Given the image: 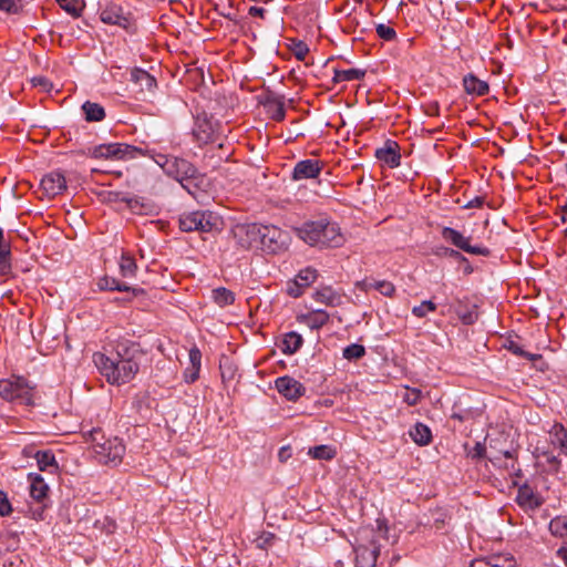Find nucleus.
<instances>
[{"mask_svg": "<svg viewBox=\"0 0 567 567\" xmlns=\"http://www.w3.org/2000/svg\"><path fill=\"white\" fill-rule=\"evenodd\" d=\"M144 352L141 346L128 339L116 340L111 355L96 352L93 361L110 384L121 385L135 378Z\"/></svg>", "mask_w": 567, "mask_h": 567, "instance_id": "nucleus-1", "label": "nucleus"}, {"mask_svg": "<svg viewBox=\"0 0 567 567\" xmlns=\"http://www.w3.org/2000/svg\"><path fill=\"white\" fill-rule=\"evenodd\" d=\"M292 230L300 240L318 249L338 248L346 241L340 226L328 217L306 220Z\"/></svg>", "mask_w": 567, "mask_h": 567, "instance_id": "nucleus-2", "label": "nucleus"}, {"mask_svg": "<svg viewBox=\"0 0 567 567\" xmlns=\"http://www.w3.org/2000/svg\"><path fill=\"white\" fill-rule=\"evenodd\" d=\"M165 174L176 179L194 198L206 187V175L185 158L174 157L166 164Z\"/></svg>", "mask_w": 567, "mask_h": 567, "instance_id": "nucleus-3", "label": "nucleus"}, {"mask_svg": "<svg viewBox=\"0 0 567 567\" xmlns=\"http://www.w3.org/2000/svg\"><path fill=\"white\" fill-rule=\"evenodd\" d=\"M89 440L99 463L116 466L125 454V445L117 436L105 437L101 429L89 432Z\"/></svg>", "mask_w": 567, "mask_h": 567, "instance_id": "nucleus-4", "label": "nucleus"}, {"mask_svg": "<svg viewBox=\"0 0 567 567\" xmlns=\"http://www.w3.org/2000/svg\"><path fill=\"white\" fill-rule=\"evenodd\" d=\"M0 398L11 403L33 404V388L22 377L0 379Z\"/></svg>", "mask_w": 567, "mask_h": 567, "instance_id": "nucleus-5", "label": "nucleus"}, {"mask_svg": "<svg viewBox=\"0 0 567 567\" xmlns=\"http://www.w3.org/2000/svg\"><path fill=\"white\" fill-rule=\"evenodd\" d=\"M143 154L142 150L126 143L100 144L87 150V155L93 158L126 159Z\"/></svg>", "mask_w": 567, "mask_h": 567, "instance_id": "nucleus-6", "label": "nucleus"}, {"mask_svg": "<svg viewBox=\"0 0 567 567\" xmlns=\"http://www.w3.org/2000/svg\"><path fill=\"white\" fill-rule=\"evenodd\" d=\"M218 218L212 212L196 210L183 214L179 217L182 231L210 233L217 227Z\"/></svg>", "mask_w": 567, "mask_h": 567, "instance_id": "nucleus-7", "label": "nucleus"}, {"mask_svg": "<svg viewBox=\"0 0 567 567\" xmlns=\"http://www.w3.org/2000/svg\"><path fill=\"white\" fill-rule=\"evenodd\" d=\"M287 234L274 225H262L259 249L269 254H278L287 248Z\"/></svg>", "mask_w": 567, "mask_h": 567, "instance_id": "nucleus-8", "label": "nucleus"}, {"mask_svg": "<svg viewBox=\"0 0 567 567\" xmlns=\"http://www.w3.org/2000/svg\"><path fill=\"white\" fill-rule=\"evenodd\" d=\"M261 224H238L231 233L236 245L243 249H259Z\"/></svg>", "mask_w": 567, "mask_h": 567, "instance_id": "nucleus-9", "label": "nucleus"}, {"mask_svg": "<svg viewBox=\"0 0 567 567\" xmlns=\"http://www.w3.org/2000/svg\"><path fill=\"white\" fill-rule=\"evenodd\" d=\"M441 234L444 240L467 254L484 257H487L491 254V250L487 247L471 245L470 237H465L462 233L452 227H444Z\"/></svg>", "mask_w": 567, "mask_h": 567, "instance_id": "nucleus-10", "label": "nucleus"}, {"mask_svg": "<svg viewBox=\"0 0 567 567\" xmlns=\"http://www.w3.org/2000/svg\"><path fill=\"white\" fill-rule=\"evenodd\" d=\"M100 19L105 24L117 25L128 29L131 25L130 13L125 12L123 7L116 2H106L100 7Z\"/></svg>", "mask_w": 567, "mask_h": 567, "instance_id": "nucleus-11", "label": "nucleus"}, {"mask_svg": "<svg viewBox=\"0 0 567 567\" xmlns=\"http://www.w3.org/2000/svg\"><path fill=\"white\" fill-rule=\"evenodd\" d=\"M354 553L357 567H375L380 554V545H378L374 537H372L370 545L359 544L354 548Z\"/></svg>", "mask_w": 567, "mask_h": 567, "instance_id": "nucleus-12", "label": "nucleus"}, {"mask_svg": "<svg viewBox=\"0 0 567 567\" xmlns=\"http://www.w3.org/2000/svg\"><path fill=\"white\" fill-rule=\"evenodd\" d=\"M374 156L390 168H396L401 164L400 146L392 140H386L383 146L378 147L374 152Z\"/></svg>", "mask_w": 567, "mask_h": 567, "instance_id": "nucleus-13", "label": "nucleus"}, {"mask_svg": "<svg viewBox=\"0 0 567 567\" xmlns=\"http://www.w3.org/2000/svg\"><path fill=\"white\" fill-rule=\"evenodd\" d=\"M275 385L277 391L289 401H297L306 392V388L298 380L289 375L277 378Z\"/></svg>", "mask_w": 567, "mask_h": 567, "instance_id": "nucleus-14", "label": "nucleus"}, {"mask_svg": "<svg viewBox=\"0 0 567 567\" xmlns=\"http://www.w3.org/2000/svg\"><path fill=\"white\" fill-rule=\"evenodd\" d=\"M217 123L212 118L197 117L193 128V135L200 145L213 143L215 141Z\"/></svg>", "mask_w": 567, "mask_h": 567, "instance_id": "nucleus-15", "label": "nucleus"}, {"mask_svg": "<svg viewBox=\"0 0 567 567\" xmlns=\"http://www.w3.org/2000/svg\"><path fill=\"white\" fill-rule=\"evenodd\" d=\"M41 188L48 197H55L66 189V181L62 173L51 172L41 179Z\"/></svg>", "mask_w": 567, "mask_h": 567, "instance_id": "nucleus-16", "label": "nucleus"}, {"mask_svg": "<svg viewBox=\"0 0 567 567\" xmlns=\"http://www.w3.org/2000/svg\"><path fill=\"white\" fill-rule=\"evenodd\" d=\"M322 169V165L319 161L316 159H302L299 161L292 171V179L301 181L316 178L319 176Z\"/></svg>", "mask_w": 567, "mask_h": 567, "instance_id": "nucleus-17", "label": "nucleus"}, {"mask_svg": "<svg viewBox=\"0 0 567 567\" xmlns=\"http://www.w3.org/2000/svg\"><path fill=\"white\" fill-rule=\"evenodd\" d=\"M516 502L525 509H536L543 505L544 499L529 485L524 484L517 491Z\"/></svg>", "mask_w": 567, "mask_h": 567, "instance_id": "nucleus-18", "label": "nucleus"}, {"mask_svg": "<svg viewBox=\"0 0 567 567\" xmlns=\"http://www.w3.org/2000/svg\"><path fill=\"white\" fill-rule=\"evenodd\" d=\"M131 81L138 86L141 93H152L156 87V80L153 75L142 69H134L131 72Z\"/></svg>", "mask_w": 567, "mask_h": 567, "instance_id": "nucleus-19", "label": "nucleus"}, {"mask_svg": "<svg viewBox=\"0 0 567 567\" xmlns=\"http://www.w3.org/2000/svg\"><path fill=\"white\" fill-rule=\"evenodd\" d=\"M30 481V495L37 502H42L49 492V486L43 477L38 473H30L28 475Z\"/></svg>", "mask_w": 567, "mask_h": 567, "instance_id": "nucleus-20", "label": "nucleus"}, {"mask_svg": "<svg viewBox=\"0 0 567 567\" xmlns=\"http://www.w3.org/2000/svg\"><path fill=\"white\" fill-rule=\"evenodd\" d=\"M97 286L101 290L132 291L133 295H135V296L144 292V290L142 288L131 287L126 284H121L116 278L109 277V276L101 278L97 282Z\"/></svg>", "mask_w": 567, "mask_h": 567, "instance_id": "nucleus-21", "label": "nucleus"}, {"mask_svg": "<svg viewBox=\"0 0 567 567\" xmlns=\"http://www.w3.org/2000/svg\"><path fill=\"white\" fill-rule=\"evenodd\" d=\"M298 320L299 322L309 327L311 330H317L328 322L329 315L324 310H315L309 313L299 316Z\"/></svg>", "mask_w": 567, "mask_h": 567, "instance_id": "nucleus-22", "label": "nucleus"}, {"mask_svg": "<svg viewBox=\"0 0 567 567\" xmlns=\"http://www.w3.org/2000/svg\"><path fill=\"white\" fill-rule=\"evenodd\" d=\"M463 86L467 94L483 96L488 93V84L474 74H467L463 79Z\"/></svg>", "mask_w": 567, "mask_h": 567, "instance_id": "nucleus-23", "label": "nucleus"}, {"mask_svg": "<svg viewBox=\"0 0 567 567\" xmlns=\"http://www.w3.org/2000/svg\"><path fill=\"white\" fill-rule=\"evenodd\" d=\"M409 433L413 442L420 446L429 445L432 441L430 427L421 422H417Z\"/></svg>", "mask_w": 567, "mask_h": 567, "instance_id": "nucleus-24", "label": "nucleus"}, {"mask_svg": "<svg viewBox=\"0 0 567 567\" xmlns=\"http://www.w3.org/2000/svg\"><path fill=\"white\" fill-rule=\"evenodd\" d=\"M115 200H120L126 203L127 207L134 213L138 215L147 214L150 209V204H146L141 197H128L121 195L118 193L114 194Z\"/></svg>", "mask_w": 567, "mask_h": 567, "instance_id": "nucleus-25", "label": "nucleus"}, {"mask_svg": "<svg viewBox=\"0 0 567 567\" xmlns=\"http://www.w3.org/2000/svg\"><path fill=\"white\" fill-rule=\"evenodd\" d=\"M302 343V336L296 331H290L284 336L281 351L285 354H293L301 348Z\"/></svg>", "mask_w": 567, "mask_h": 567, "instance_id": "nucleus-26", "label": "nucleus"}, {"mask_svg": "<svg viewBox=\"0 0 567 567\" xmlns=\"http://www.w3.org/2000/svg\"><path fill=\"white\" fill-rule=\"evenodd\" d=\"M82 111L87 122H101L105 118V110L99 103L86 101L82 105Z\"/></svg>", "mask_w": 567, "mask_h": 567, "instance_id": "nucleus-27", "label": "nucleus"}, {"mask_svg": "<svg viewBox=\"0 0 567 567\" xmlns=\"http://www.w3.org/2000/svg\"><path fill=\"white\" fill-rule=\"evenodd\" d=\"M549 532L554 537L561 538L567 544V515H557L550 519Z\"/></svg>", "mask_w": 567, "mask_h": 567, "instance_id": "nucleus-28", "label": "nucleus"}, {"mask_svg": "<svg viewBox=\"0 0 567 567\" xmlns=\"http://www.w3.org/2000/svg\"><path fill=\"white\" fill-rule=\"evenodd\" d=\"M470 567H515L513 559H503L502 557H488L474 559Z\"/></svg>", "mask_w": 567, "mask_h": 567, "instance_id": "nucleus-29", "label": "nucleus"}, {"mask_svg": "<svg viewBox=\"0 0 567 567\" xmlns=\"http://www.w3.org/2000/svg\"><path fill=\"white\" fill-rule=\"evenodd\" d=\"M436 256L452 258V259H457V261L460 264L464 265L463 271L465 274L470 275V274L473 272V267L471 266L468 259L465 256H463L458 250H455V249L449 248V247H441L436 251Z\"/></svg>", "mask_w": 567, "mask_h": 567, "instance_id": "nucleus-30", "label": "nucleus"}, {"mask_svg": "<svg viewBox=\"0 0 567 567\" xmlns=\"http://www.w3.org/2000/svg\"><path fill=\"white\" fill-rule=\"evenodd\" d=\"M551 443L559 445L561 451L567 455V429L560 424L555 423L549 431Z\"/></svg>", "mask_w": 567, "mask_h": 567, "instance_id": "nucleus-31", "label": "nucleus"}, {"mask_svg": "<svg viewBox=\"0 0 567 567\" xmlns=\"http://www.w3.org/2000/svg\"><path fill=\"white\" fill-rule=\"evenodd\" d=\"M40 471H55L58 463L51 451H38L34 455Z\"/></svg>", "mask_w": 567, "mask_h": 567, "instance_id": "nucleus-32", "label": "nucleus"}, {"mask_svg": "<svg viewBox=\"0 0 567 567\" xmlns=\"http://www.w3.org/2000/svg\"><path fill=\"white\" fill-rule=\"evenodd\" d=\"M10 255V245L4 239L3 230L0 228V272L3 275L9 272L11 268Z\"/></svg>", "mask_w": 567, "mask_h": 567, "instance_id": "nucleus-33", "label": "nucleus"}, {"mask_svg": "<svg viewBox=\"0 0 567 567\" xmlns=\"http://www.w3.org/2000/svg\"><path fill=\"white\" fill-rule=\"evenodd\" d=\"M365 75V70L362 69H348V70H334L333 82H350L361 80Z\"/></svg>", "mask_w": 567, "mask_h": 567, "instance_id": "nucleus-34", "label": "nucleus"}, {"mask_svg": "<svg viewBox=\"0 0 567 567\" xmlns=\"http://www.w3.org/2000/svg\"><path fill=\"white\" fill-rule=\"evenodd\" d=\"M219 370L223 382H230L235 380L237 374V367L229 358L223 357L220 359Z\"/></svg>", "mask_w": 567, "mask_h": 567, "instance_id": "nucleus-35", "label": "nucleus"}, {"mask_svg": "<svg viewBox=\"0 0 567 567\" xmlns=\"http://www.w3.org/2000/svg\"><path fill=\"white\" fill-rule=\"evenodd\" d=\"M212 293H213L214 301L219 307H225V306L231 305L235 301L234 292L227 288H224V287L216 288L212 291Z\"/></svg>", "mask_w": 567, "mask_h": 567, "instance_id": "nucleus-36", "label": "nucleus"}, {"mask_svg": "<svg viewBox=\"0 0 567 567\" xmlns=\"http://www.w3.org/2000/svg\"><path fill=\"white\" fill-rule=\"evenodd\" d=\"M308 454L315 460H332L336 456V450L331 445H317L309 449Z\"/></svg>", "mask_w": 567, "mask_h": 567, "instance_id": "nucleus-37", "label": "nucleus"}, {"mask_svg": "<svg viewBox=\"0 0 567 567\" xmlns=\"http://www.w3.org/2000/svg\"><path fill=\"white\" fill-rule=\"evenodd\" d=\"M268 105L271 111V118L276 122H281L285 120L286 110L285 103L280 97H274L268 100Z\"/></svg>", "mask_w": 567, "mask_h": 567, "instance_id": "nucleus-38", "label": "nucleus"}, {"mask_svg": "<svg viewBox=\"0 0 567 567\" xmlns=\"http://www.w3.org/2000/svg\"><path fill=\"white\" fill-rule=\"evenodd\" d=\"M276 539V534L264 530L252 540V543L255 544L256 548L267 550L274 546Z\"/></svg>", "mask_w": 567, "mask_h": 567, "instance_id": "nucleus-39", "label": "nucleus"}, {"mask_svg": "<svg viewBox=\"0 0 567 567\" xmlns=\"http://www.w3.org/2000/svg\"><path fill=\"white\" fill-rule=\"evenodd\" d=\"M137 270L135 259L123 254L120 261V272L123 277H134Z\"/></svg>", "mask_w": 567, "mask_h": 567, "instance_id": "nucleus-40", "label": "nucleus"}, {"mask_svg": "<svg viewBox=\"0 0 567 567\" xmlns=\"http://www.w3.org/2000/svg\"><path fill=\"white\" fill-rule=\"evenodd\" d=\"M317 270L310 267H307L305 269H301L296 275V280H298V285L303 287L305 289L309 287L315 280L317 279Z\"/></svg>", "mask_w": 567, "mask_h": 567, "instance_id": "nucleus-41", "label": "nucleus"}, {"mask_svg": "<svg viewBox=\"0 0 567 567\" xmlns=\"http://www.w3.org/2000/svg\"><path fill=\"white\" fill-rule=\"evenodd\" d=\"M59 6L74 18L81 16L83 4L79 0H56Z\"/></svg>", "mask_w": 567, "mask_h": 567, "instance_id": "nucleus-42", "label": "nucleus"}, {"mask_svg": "<svg viewBox=\"0 0 567 567\" xmlns=\"http://www.w3.org/2000/svg\"><path fill=\"white\" fill-rule=\"evenodd\" d=\"M365 348L359 343H351L343 349V358L352 361L364 357Z\"/></svg>", "mask_w": 567, "mask_h": 567, "instance_id": "nucleus-43", "label": "nucleus"}, {"mask_svg": "<svg viewBox=\"0 0 567 567\" xmlns=\"http://www.w3.org/2000/svg\"><path fill=\"white\" fill-rule=\"evenodd\" d=\"M435 310L436 305L431 300H425L412 308V315L417 318H424L429 312H434Z\"/></svg>", "mask_w": 567, "mask_h": 567, "instance_id": "nucleus-44", "label": "nucleus"}, {"mask_svg": "<svg viewBox=\"0 0 567 567\" xmlns=\"http://www.w3.org/2000/svg\"><path fill=\"white\" fill-rule=\"evenodd\" d=\"M422 396V392L415 388H405V391L402 395V400L410 406L416 405Z\"/></svg>", "mask_w": 567, "mask_h": 567, "instance_id": "nucleus-45", "label": "nucleus"}, {"mask_svg": "<svg viewBox=\"0 0 567 567\" xmlns=\"http://www.w3.org/2000/svg\"><path fill=\"white\" fill-rule=\"evenodd\" d=\"M375 31L378 37L384 41H393L396 38L395 30L389 24L379 23Z\"/></svg>", "mask_w": 567, "mask_h": 567, "instance_id": "nucleus-46", "label": "nucleus"}, {"mask_svg": "<svg viewBox=\"0 0 567 567\" xmlns=\"http://www.w3.org/2000/svg\"><path fill=\"white\" fill-rule=\"evenodd\" d=\"M507 349L518 357L527 358L529 361H536L540 358V354H532L526 351L515 341H509Z\"/></svg>", "mask_w": 567, "mask_h": 567, "instance_id": "nucleus-47", "label": "nucleus"}, {"mask_svg": "<svg viewBox=\"0 0 567 567\" xmlns=\"http://www.w3.org/2000/svg\"><path fill=\"white\" fill-rule=\"evenodd\" d=\"M374 285V290H378L381 295L385 297H392L395 292V287L392 282L386 280H377Z\"/></svg>", "mask_w": 567, "mask_h": 567, "instance_id": "nucleus-48", "label": "nucleus"}, {"mask_svg": "<svg viewBox=\"0 0 567 567\" xmlns=\"http://www.w3.org/2000/svg\"><path fill=\"white\" fill-rule=\"evenodd\" d=\"M336 293L330 289L326 288L316 292V300L329 306L334 303Z\"/></svg>", "mask_w": 567, "mask_h": 567, "instance_id": "nucleus-49", "label": "nucleus"}, {"mask_svg": "<svg viewBox=\"0 0 567 567\" xmlns=\"http://www.w3.org/2000/svg\"><path fill=\"white\" fill-rule=\"evenodd\" d=\"M12 512L11 503L6 492L0 489V515L8 516Z\"/></svg>", "mask_w": 567, "mask_h": 567, "instance_id": "nucleus-50", "label": "nucleus"}, {"mask_svg": "<svg viewBox=\"0 0 567 567\" xmlns=\"http://www.w3.org/2000/svg\"><path fill=\"white\" fill-rule=\"evenodd\" d=\"M457 316L464 324H472L478 318V315L475 310H467V311L457 310Z\"/></svg>", "mask_w": 567, "mask_h": 567, "instance_id": "nucleus-51", "label": "nucleus"}, {"mask_svg": "<svg viewBox=\"0 0 567 567\" xmlns=\"http://www.w3.org/2000/svg\"><path fill=\"white\" fill-rule=\"evenodd\" d=\"M0 10L8 13H18L20 6L17 0H0Z\"/></svg>", "mask_w": 567, "mask_h": 567, "instance_id": "nucleus-52", "label": "nucleus"}, {"mask_svg": "<svg viewBox=\"0 0 567 567\" xmlns=\"http://www.w3.org/2000/svg\"><path fill=\"white\" fill-rule=\"evenodd\" d=\"M200 368L188 365L184 371V380L186 383H194L199 378Z\"/></svg>", "mask_w": 567, "mask_h": 567, "instance_id": "nucleus-53", "label": "nucleus"}, {"mask_svg": "<svg viewBox=\"0 0 567 567\" xmlns=\"http://www.w3.org/2000/svg\"><path fill=\"white\" fill-rule=\"evenodd\" d=\"M189 365L202 367V352L197 347H193L188 352Z\"/></svg>", "mask_w": 567, "mask_h": 567, "instance_id": "nucleus-54", "label": "nucleus"}, {"mask_svg": "<svg viewBox=\"0 0 567 567\" xmlns=\"http://www.w3.org/2000/svg\"><path fill=\"white\" fill-rule=\"evenodd\" d=\"M305 288L298 285L296 278L287 284V293L293 298H298L303 293Z\"/></svg>", "mask_w": 567, "mask_h": 567, "instance_id": "nucleus-55", "label": "nucleus"}, {"mask_svg": "<svg viewBox=\"0 0 567 567\" xmlns=\"http://www.w3.org/2000/svg\"><path fill=\"white\" fill-rule=\"evenodd\" d=\"M292 51H293L295 56L299 61H302V60H305L306 55L308 54L309 49L305 42L299 41V42L295 43Z\"/></svg>", "mask_w": 567, "mask_h": 567, "instance_id": "nucleus-56", "label": "nucleus"}, {"mask_svg": "<svg viewBox=\"0 0 567 567\" xmlns=\"http://www.w3.org/2000/svg\"><path fill=\"white\" fill-rule=\"evenodd\" d=\"M174 159V156H167L164 154H157L154 158L155 163L159 165L164 172H166V164Z\"/></svg>", "mask_w": 567, "mask_h": 567, "instance_id": "nucleus-57", "label": "nucleus"}, {"mask_svg": "<svg viewBox=\"0 0 567 567\" xmlns=\"http://www.w3.org/2000/svg\"><path fill=\"white\" fill-rule=\"evenodd\" d=\"M486 452L484 444L476 443L473 451L471 452L472 458H482Z\"/></svg>", "mask_w": 567, "mask_h": 567, "instance_id": "nucleus-58", "label": "nucleus"}, {"mask_svg": "<svg viewBox=\"0 0 567 567\" xmlns=\"http://www.w3.org/2000/svg\"><path fill=\"white\" fill-rule=\"evenodd\" d=\"M377 280L374 279H364L362 280L361 282H358V287L362 290V291H370V290H374V285Z\"/></svg>", "mask_w": 567, "mask_h": 567, "instance_id": "nucleus-59", "label": "nucleus"}, {"mask_svg": "<svg viewBox=\"0 0 567 567\" xmlns=\"http://www.w3.org/2000/svg\"><path fill=\"white\" fill-rule=\"evenodd\" d=\"M484 204V198L481 196H476L471 199L467 204L464 205L465 208H480Z\"/></svg>", "mask_w": 567, "mask_h": 567, "instance_id": "nucleus-60", "label": "nucleus"}, {"mask_svg": "<svg viewBox=\"0 0 567 567\" xmlns=\"http://www.w3.org/2000/svg\"><path fill=\"white\" fill-rule=\"evenodd\" d=\"M248 13L252 17L265 18L266 10L262 7L252 6L249 8Z\"/></svg>", "mask_w": 567, "mask_h": 567, "instance_id": "nucleus-61", "label": "nucleus"}, {"mask_svg": "<svg viewBox=\"0 0 567 567\" xmlns=\"http://www.w3.org/2000/svg\"><path fill=\"white\" fill-rule=\"evenodd\" d=\"M559 210H560V216H559V220L560 223H566L567 221V197L564 199V202L558 206Z\"/></svg>", "mask_w": 567, "mask_h": 567, "instance_id": "nucleus-62", "label": "nucleus"}, {"mask_svg": "<svg viewBox=\"0 0 567 567\" xmlns=\"http://www.w3.org/2000/svg\"><path fill=\"white\" fill-rule=\"evenodd\" d=\"M470 414H471V412L467 410L461 411V412L453 411L451 417L453 420H458L460 422H463L468 417Z\"/></svg>", "mask_w": 567, "mask_h": 567, "instance_id": "nucleus-63", "label": "nucleus"}, {"mask_svg": "<svg viewBox=\"0 0 567 567\" xmlns=\"http://www.w3.org/2000/svg\"><path fill=\"white\" fill-rule=\"evenodd\" d=\"M556 555L564 561L565 566L567 567V544L558 548Z\"/></svg>", "mask_w": 567, "mask_h": 567, "instance_id": "nucleus-64", "label": "nucleus"}]
</instances>
